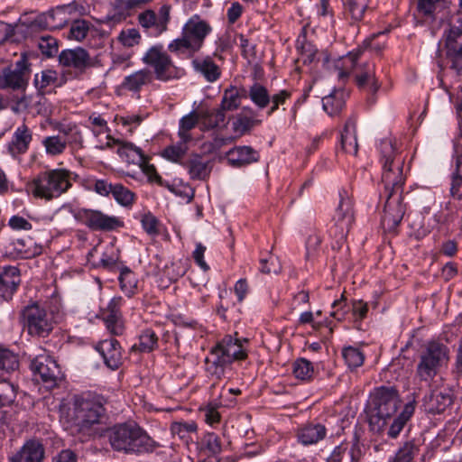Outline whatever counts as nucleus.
<instances>
[{
	"label": "nucleus",
	"mask_w": 462,
	"mask_h": 462,
	"mask_svg": "<svg viewBox=\"0 0 462 462\" xmlns=\"http://www.w3.org/2000/svg\"><path fill=\"white\" fill-rule=\"evenodd\" d=\"M379 149L383 163L382 183L383 184L381 197L385 199L382 225L385 230L393 231L401 223L406 210L402 203L404 158L398 152L396 142L390 137L381 141Z\"/></svg>",
	"instance_id": "nucleus-1"
},
{
	"label": "nucleus",
	"mask_w": 462,
	"mask_h": 462,
	"mask_svg": "<svg viewBox=\"0 0 462 462\" xmlns=\"http://www.w3.org/2000/svg\"><path fill=\"white\" fill-rule=\"evenodd\" d=\"M111 447L125 454L143 455L152 453L160 447L143 429L136 424L124 423L109 430Z\"/></svg>",
	"instance_id": "nucleus-2"
},
{
	"label": "nucleus",
	"mask_w": 462,
	"mask_h": 462,
	"mask_svg": "<svg viewBox=\"0 0 462 462\" xmlns=\"http://www.w3.org/2000/svg\"><path fill=\"white\" fill-rule=\"evenodd\" d=\"M401 400L393 387H378L370 395L369 425L372 430L380 432L393 420Z\"/></svg>",
	"instance_id": "nucleus-3"
},
{
	"label": "nucleus",
	"mask_w": 462,
	"mask_h": 462,
	"mask_svg": "<svg viewBox=\"0 0 462 462\" xmlns=\"http://www.w3.org/2000/svg\"><path fill=\"white\" fill-rule=\"evenodd\" d=\"M77 174L65 168L51 169L39 173L32 181V193L35 198L52 200L66 193Z\"/></svg>",
	"instance_id": "nucleus-4"
},
{
	"label": "nucleus",
	"mask_w": 462,
	"mask_h": 462,
	"mask_svg": "<svg viewBox=\"0 0 462 462\" xmlns=\"http://www.w3.org/2000/svg\"><path fill=\"white\" fill-rule=\"evenodd\" d=\"M211 30V26L206 21L199 15H193L184 24L181 36L169 43L168 50L176 55H193L201 49Z\"/></svg>",
	"instance_id": "nucleus-5"
},
{
	"label": "nucleus",
	"mask_w": 462,
	"mask_h": 462,
	"mask_svg": "<svg viewBox=\"0 0 462 462\" xmlns=\"http://www.w3.org/2000/svg\"><path fill=\"white\" fill-rule=\"evenodd\" d=\"M104 414L105 408L99 399L89 394L74 397L70 420L78 431L89 434L91 429L100 423Z\"/></svg>",
	"instance_id": "nucleus-6"
},
{
	"label": "nucleus",
	"mask_w": 462,
	"mask_h": 462,
	"mask_svg": "<svg viewBox=\"0 0 462 462\" xmlns=\"http://www.w3.org/2000/svg\"><path fill=\"white\" fill-rule=\"evenodd\" d=\"M359 55L360 51L350 52L343 58V69L339 70L338 78L344 79L353 70L357 87L371 94H375L380 88V84L375 78L374 64L371 62L357 64Z\"/></svg>",
	"instance_id": "nucleus-7"
},
{
	"label": "nucleus",
	"mask_w": 462,
	"mask_h": 462,
	"mask_svg": "<svg viewBox=\"0 0 462 462\" xmlns=\"http://www.w3.org/2000/svg\"><path fill=\"white\" fill-rule=\"evenodd\" d=\"M449 359L448 347L439 342H429L420 355L417 375L422 381L431 380L446 365Z\"/></svg>",
	"instance_id": "nucleus-8"
},
{
	"label": "nucleus",
	"mask_w": 462,
	"mask_h": 462,
	"mask_svg": "<svg viewBox=\"0 0 462 462\" xmlns=\"http://www.w3.org/2000/svg\"><path fill=\"white\" fill-rule=\"evenodd\" d=\"M24 329L32 337H46L54 328V318L38 302H32L25 306L20 314Z\"/></svg>",
	"instance_id": "nucleus-9"
},
{
	"label": "nucleus",
	"mask_w": 462,
	"mask_h": 462,
	"mask_svg": "<svg viewBox=\"0 0 462 462\" xmlns=\"http://www.w3.org/2000/svg\"><path fill=\"white\" fill-rule=\"evenodd\" d=\"M142 61L151 67L153 77L159 81L167 82L181 76V69L173 62L162 44L153 45L147 50Z\"/></svg>",
	"instance_id": "nucleus-10"
},
{
	"label": "nucleus",
	"mask_w": 462,
	"mask_h": 462,
	"mask_svg": "<svg viewBox=\"0 0 462 462\" xmlns=\"http://www.w3.org/2000/svg\"><path fill=\"white\" fill-rule=\"evenodd\" d=\"M30 76V63L23 53L14 65L0 69V89L24 92L29 85Z\"/></svg>",
	"instance_id": "nucleus-11"
},
{
	"label": "nucleus",
	"mask_w": 462,
	"mask_h": 462,
	"mask_svg": "<svg viewBox=\"0 0 462 462\" xmlns=\"http://www.w3.org/2000/svg\"><path fill=\"white\" fill-rule=\"evenodd\" d=\"M339 203L336 208L332 218L333 225L330 227V233L339 241L344 240L354 221V202L346 190L339 192Z\"/></svg>",
	"instance_id": "nucleus-12"
},
{
	"label": "nucleus",
	"mask_w": 462,
	"mask_h": 462,
	"mask_svg": "<svg viewBox=\"0 0 462 462\" xmlns=\"http://www.w3.org/2000/svg\"><path fill=\"white\" fill-rule=\"evenodd\" d=\"M74 217L94 231H112L123 224L116 217H110L99 210L81 208L74 212Z\"/></svg>",
	"instance_id": "nucleus-13"
},
{
	"label": "nucleus",
	"mask_w": 462,
	"mask_h": 462,
	"mask_svg": "<svg viewBox=\"0 0 462 462\" xmlns=\"http://www.w3.org/2000/svg\"><path fill=\"white\" fill-rule=\"evenodd\" d=\"M31 369L34 374H39L49 387L55 386L62 377L60 365L48 355H40L33 358L31 362Z\"/></svg>",
	"instance_id": "nucleus-14"
},
{
	"label": "nucleus",
	"mask_w": 462,
	"mask_h": 462,
	"mask_svg": "<svg viewBox=\"0 0 462 462\" xmlns=\"http://www.w3.org/2000/svg\"><path fill=\"white\" fill-rule=\"evenodd\" d=\"M453 401L452 389L448 386H439L424 396L422 406L427 413L440 414L451 406Z\"/></svg>",
	"instance_id": "nucleus-15"
},
{
	"label": "nucleus",
	"mask_w": 462,
	"mask_h": 462,
	"mask_svg": "<svg viewBox=\"0 0 462 462\" xmlns=\"http://www.w3.org/2000/svg\"><path fill=\"white\" fill-rule=\"evenodd\" d=\"M139 23L152 36H159L167 30L170 21V6L162 5L158 13L147 10L139 14Z\"/></svg>",
	"instance_id": "nucleus-16"
},
{
	"label": "nucleus",
	"mask_w": 462,
	"mask_h": 462,
	"mask_svg": "<svg viewBox=\"0 0 462 462\" xmlns=\"http://www.w3.org/2000/svg\"><path fill=\"white\" fill-rule=\"evenodd\" d=\"M59 63L62 67L72 69L79 73L85 72L87 69L94 65L89 53L81 47L63 50L59 54Z\"/></svg>",
	"instance_id": "nucleus-17"
},
{
	"label": "nucleus",
	"mask_w": 462,
	"mask_h": 462,
	"mask_svg": "<svg viewBox=\"0 0 462 462\" xmlns=\"http://www.w3.org/2000/svg\"><path fill=\"white\" fill-rule=\"evenodd\" d=\"M32 142V131L25 123H23L14 129L7 143V152L13 159L19 160L29 151Z\"/></svg>",
	"instance_id": "nucleus-18"
},
{
	"label": "nucleus",
	"mask_w": 462,
	"mask_h": 462,
	"mask_svg": "<svg viewBox=\"0 0 462 462\" xmlns=\"http://www.w3.org/2000/svg\"><path fill=\"white\" fill-rule=\"evenodd\" d=\"M45 448L42 442L37 439L27 440L23 447L10 457L11 462H42Z\"/></svg>",
	"instance_id": "nucleus-19"
},
{
	"label": "nucleus",
	"mask_w": 462,
	"mask_h": 462,
	"mask_svg": "<svg viewBox=\"0 0 462 462\" xmlns=\"http://www.w3.org/2000/svg\"><path fill=\"white\" fill-rule=\"evenodd\" d=\"M96 349L102 356L107 367L112 370L119 368L122 364V352L116 339H105L97 344Z\"/></svg>",
	"instance_id": "nucleus-20"
},
{
	"label": "nucleus",
	"mask_w": 462,
	"mask_h": 462,
	"mask_svg": "<svg viewBox=\"0 0 462 462\" xmlns=\"http://www.w3.org/2000/svg\"><path fill=\"white\" fill-rule=\"evenodd\" d=\"M41 252L42 248L30 237L14 239L6 246V254L14 258L29 259L39 255Z\"/></svg>",
	"instance_id": "nucleus-21"
},
{
	"label": "nucleus",
	"mask_w": 462,
	"mask_h": 462,
	"mask_svg": "<svg viewBox=\"0 0 462 462\" xmlns=\"http://www.w3.org/2000/svg\"><path fill=\"white\" fill-rule=\"evenodd\" d=\"M154 80L152 70L144 68L125 77L121 87L123 89L138 94L144 87L151 85Z\"/></svg>",
	"instance_id": "nucleus-22"
},
{
	"label": "nucleus",
	"mask_w": 462,
	"mask_h": 462,
	"mask_svg": "<svg viewBox=\"0 0 462 462\" xmlns=\"http://www.w3.org/2000/svg\"><path fill=\"white\" fill-rule=\"evenodd\" d=\"M181 165L187 169L190 179L199 180L208 178L212 169L210 162L197 153L190 154L187 160L181 162Z\"/></svg>",
	"instance_id": "nucleus-23"
},
{
	"label": "nucleus",
	"mask_w": 462,
	"mask_h": 462,
	"mask_svg": "<svg viewBox=\"0 0 462 462\" xmlns=\"http://www.w3.org/2000/svg\"><path fill=\"white\" fill-rule=\"evenodd\" d=\"M229 165L236 168L244 167L260 159L259 152L251 146H236L226 152Z\"/></svg>",
	"instance_id": "nucleus-24"
},
{
	"label": "nucleus",
	"mask_w": 462,
	"mask_h": 462,
	"mask_svg": "<svg viewBox=\"0 0 462 462\" xmlns=\"http://www.w3.org/2000/svg\"><path fill=\"white\" fill-rule=\"evenodd\" d=\"M121 298L113 299L105 313V323L108 331L115 336H120L125 331V325L119 310Z\"/></svg>",
	"instance_id": "nucleus-25"
},
{
	"label": "nucleus",
	"mask_w": 462,
	"mask_h": 462,
	"mask_svg": "<svg viewBox=\"0 0 462 462\" xmlns=\"http://www.w3.org/2000/svg\"><path fill=\"white\" fill-rule=\"evenodd\" d=\"M20 272L17 267L6 266L0 271V292L5 299H10L20 284Z\"/></svg>",
	"instance_id": "nucleus-26"
},
{
	"label": "nucleus",
	"mask_w": 462,
	"mask_h": 462,
	"mask_svg": "<svg viewBox=\"0 0 462 462\" xmlns=\"http://www.w3.org/2000/svg\"><path fill=\"white\" fill-rule=\"evenodd\" d=\"M416 12L419 17L425 21H434L436 15L449 7L448 0H416Z\"/></svg>",
	"instance_id": "nucleus-27"
},
{
	"label": "nucleus",
	"mask_w": 462,
	"mask_h": 462,
	"mask_svg": "<svg viewBox=\"0 0 462 462\" xmlns=\"http://www.w3.org/2000/svg\"><path fill=\"white\" fill-rule=\"evenodd\" d=\"M200 125L206 130L226 125V115L220 108L201 107L198 110Z\"/></svg>",
	"instance_id": "nucleus-28"
},
{
	"label": "nucleus",
	"mask_w": 462,
	"mask_h": 462,
	"mask_svg": "<svg viewBox=\"0 0 462 462\" xmlns=\"http://www.w3.org/2000/svg\"><path fill=\"white\" fill-rule=\"evenodd\" d=\"M327 430L322 424L310 423L298 430V441L304 446L313 445L326 437Z\"/></svg>",
	"instance_id": "nucleus-29"
},
{
	"label": "nucleus",
	"mask_w": 462,
	"mask_h": 462,
	"mask_svg": "<svg viewBox=\"0 0 462 462\" xmlns=\"http://www.w3.org/2000/svg\"><path fill=\"white\" fill-rule=\"evenodd\" d=\"M217 346L230 364L235 360H244L247 356L246 351L239 340L233 339L231 336L225 337Z\"/></svg>",
	"instance_id": "nucleus-30"
},
{
	"label": "nucleus",
	"mask_w": 462,
	"mask_h": 462,
	"mask_svg": "<svg viewBox=\"0 0 462 462\" xmlns=\"http://www.w3.org/2000/svg\"><path fill=\"white\" fill-rule=\"evenodd\" d=\"M341 149L343 152L356 155L358 143L356 140V120L349 118L346 120L340 138Z\"/></svg>",
	"instance_id": "nucleus-31"
},
{
	"label": "nucleus",
	"mask_w": 462,
	"mask_h": 462,
	"mask_svg": "<svg viewBox=\"0 0 462 462\" xmlns=\"http://www.w3.org/2000/svg\"><path fill=\"white\" fill-rule=\"evenodd\" d=\"M194 69L200 73L207 81L215 82L221 75L220 68L213 61L210 57L204 59H195L192 61Z\"/></svg>",
	"instance_id": "nucleus-32"
},
{
	"label": "nucleus",
	"mask_w": 462,
	"mask_h": 462,
	"mask_svg": "<svg viewBox=\"0 0 462 462\" xmlns=\"http://www.w3.org/2000/svg\"><path fill=\"white\" fill-rule=\"evenodd\" d=\"M245 88H238L236 86H229L222 95L220 108L226 111L236 110L241 105V98L245 95Z\"/></svg>",
	"instance_id": "nucleus-33"
},
{
	"label": "nucleus",
	"mask_w": 462,
	"mask_h": 462,
	"mask_svg": "<svg viewBox=\"0 0 462 462\" xmlns=\"http://www.w3.org/2000/svg\"><path fill=\"white\" fill-rule=\"evenodd\" d=\"M346 93L343 89H336L329 95L322 98V106L324 110L329 116L337 115L345 106Z\"/></svg>",
	"instance_id": "nucleus-34"
},
{
	"label": "nucleus",
	"mask_w": 462,
	"mask_h": 462,
	"mask_svg": "<svg viewBox=\"0 0 462 462\" xmlns=\"http://www.w3.org/2000/svg\"><path fill=\"white\" fill-rule=\"evenodd\" d=\"M119 272L120 289L128 298H132L137 292L138 280L134 273L126 266L120 267Z\"/></svg>",
	"instance_id": "nucleus-35"
},
{
	"label": "nucleus",
	"mask_w": 462,
	"mask_h": 462,
	"mask_svg": "<svg viewBox=\"0 0 462 462\" xmlns=\"http://www.w3.org/2000/svg\"><path fill=\"white\" fill-rule=\"evenodd\" d=\"M33 84L41 95L44 94V90L48 87H57L60 85L57 71L52 69H45L40 73H36L34 75Z\"/></svg>",
	"instance_id": "nucleus-36"
},
{
	"label": "nucleus",
	"mask_w": 462,
	"mask_h": 462,
	"mask_svg": "<svg viewBox=\"0 0 462 462\" xmlns=\"http://www.w3.org/2000/svg\"><path fill=\"white\" fill-rule=\"evenodd\" d=\"M369 0H346L344 4V14L354 22L361 21L369 7Z\"/></svg>",
	"instance_id": "nucleus-37"
},
{
	"label": "nucleus",
	"mask_w": 462,
	"mask_h": 462,
	"mask_svg": "<svg viewBox=\"0 0 462 462\" xmlns=\"http://www.w3.org/2000/svg\"><path fill=\"white\" fill-rule=\"evenodd\" d=\"M198 424L194 420L174 421L171 425V432L173 436H178L180 439L186 441L192 440L191 435L197 433Z\"/></svg>",
	"instance_id": "nucleus-38"
},
{
	"label": "nucleus",
	"mask_w": 462,
	"mask_h": 462,
	"mask_svg": "<svg viewBox=\"0 0 462 462\" xmlns=\"http://www.w3.org/2000/svg\"><path fill=\"white\" fill-rule=\"evenodd\" d=\"M158 347V337L151 328H146L139 335V343L132 346V350L138 349L140 352L150 353Z\"/></svg>",
	"instance_id": "nucleus-39"
},
{
	"label": "nucleus",
	"mask_w": 462,
	"mask_h": 462,
	"mask_svg": "<svg viewBox=\"0 0 462 462\" xmlns=\"http://www.w3.org/2000/svg\"><path fill=\"white\" fill-rule=\"evenodd\" d=\"M200 124L198 111H192L180 120L179 137L184 142H189L192 139L190 130L198 124Z\"/></svg>",
	"instance_id": "nucleus-40"
},
{
	"label": "nucleus",
	"mask_w": 462,
	"mask_h": 462,
	"mask_svg": "<svg viewBox=\"0 0 462 462\" xmlns=\"http://www.w3.org/2000/svg\"><path fill=\"white\" fill-rule=\"evenodd\" d=\"M42 143L48 155L58 156L62 154L66 150L68 140L60 135H51L44 137Z\"/></svg>",
	"instance_id": "nucleus-41"
},
{
	"label": "nucleus",
	"mask_w": 462,
	"mask_h": 462,
	"mask_svg": "<svg viewBox=\"0 0 462 462\" xmlns=\"http://www.w3.org/2000/svg\"><path fill=\"white\" fill-rule=\"evenodd\" d=\"M261 123L262 121L260 119L254 116H247L246 115L239 114L232 122V130L237 135H243L254 126L259 125Z\"/></svg>",
	"instance_id": "nucleus-42"
},
{
	"label": "nucleus",
	"mask_w": 462,
	"mask_h": 462,
	"mask_svg": "<svg viewBox=\"0 0 462 462\" xmlns=\"http://www.w3.org/2000/svg\"><path fill=\"white\" fill-rule=\"evenodd\" d=\"M117 153L128 162L137 163L139 165L144 162L145 156L142 150L131 143H123L118 148Z\"/></svg>",
	"instance_id": "nucleus-43"
},
{
	"label": "nucleus",
	"mask_w": 462,
	"mask_h": 462,
	"mask_svg": "<svg viewBox=\"0 0 462 462\" xmlns=\"http://www.w3.org/2000/svg\"><path fill=\"white\" fill-rule=\"evenodd\" d=\"M248 95L252 102L260 109L265 108L271 101L267 88L259 83H254L250 87Z\"/></svg>",
	"instance_id": "nucleus-44"
},
{
	"label": "nucleus",
	"mask_w": 462,
	"mask_h": 462,
	"mask_svg": "<svg viewBox=\"0 0 462 462\" xmlns=\"http://www.w3.org/2000/svg\"><path fill=\"white\" fill-rule=\"evenodd\" d=\"M420 451V445L415 439L405 441L393 457L398 462H412Z\"/></svg>",
	"instance_id": "nucleus-45"
},
{
	"label": "nucleus",
	"mask_w": 462,
	"mask_h": 462,
	"mask_svg": "<svg viewBox=\"0 0 462 462\" xmlns=\"http://www.w3.org/2000/svg\"><path fill=\"white\" fill-rule=\"evenodd\" d=\"M292 373L297 379L310 381L314 375V367L310 361L299 358L292 365Z\"/></svg>",
	"instance_id": "nucleus-46"
},
{
	"label": "nucleus",
	"mask_w": 462,
	"mask_h": 462,
	"mask_svg": "<svg viewBox=\"0 0 462 462\" xmlns=\"http://www.w3.org/2000/svg\"><path fill=\"white\" fill-rule=\"evenodd\" d=\"M342 356L346 365L350 369H356L361 366L365 361L364 352L361 349L355 346L344 347L342 351Z\"/></svg>",
	"instance_id": "nucleus-47"
},
{
	"label": "nucleus",
	"mask_w": 462,
	"mask_h": 462,
	"mask_svg": "<svg viewBox=\"0 0 462 462\" xmlns=\"http://www.w3.org/2000/svg\"><path fill=\"white\" fill-rule=\"evenodd\" d=\"M188 143L180 139L176 144L165 148L162 152V156L171 162L181 164L184 162L182 159L188 151Z\"/></svg>",
	"instance_id": "nucleus-48"
},
{
	"label": "nucleus",
	"mask_w": 462,
	"mask_h": 462,
	"mask_svg": "<svg viewBox=\"0 0 462 462\" xmlns=\"http://www.w3.org/2000/svg\"><path fill=\"white\" fill-rule=\"evenodd\" d=\"M69 20L70 17H66V14L58 6L44 14L46 26L51 29H60L64 27Z\"/></svg>",
	"instance_id": "nucleus-49"
},
{
	"label": "nucleus",
	"mask_w": 462,
	"mask_h": 462,
	"mask_svg": "<svg viewBox=\"0 0 462 462\" xmlns=\"http://www.w3.org/2000/svg\"><path fill=\"white\" fill-rule=\"evenodd\" d=\"M117 203L124 207H129L134 203L135 195L122 184L116 183L111 193Z\"/></svg>",
	"instance_id": "nucleus-50"
},
{
	"label": "nucleus",
	"mask_w": 462,
	"mask_h": 462,
	"mask_svg": "<svg viewBox=\"0 0 462 462\" xmlns=\"http://www.w3.org/2000/svg\"><path fill=\"white\" fill-rule=\"evenodd\" d=\"M204 448L213 456L218 455L222 451V442L218 435L214 432H208L204 435L202 440Z\"/></svg>",
	"instance_id": "nucleus-51"
},
{
	"label": "nucleus",
	"mask_w": 462,
	"mask_h": 462,
	"mask_svg": "<svg viewBox=\"0 0 462 462\" xmlns=\"http://www.w3.org/2000/svg\"><path fill=\"white\" fill-rule=\"evenodd\" d=\"M18 366L17 356L11 351L0 347V370L9 373L17 369Z\"/></svg>",
	"instance_id": "nucleus-52"
},
{
	"label": "nucleus",
	"mask_w": 462,
	"mask_h": 462,
	"mask_svg": "<svg viewBox=\"0 0 462 462\" xmlns=\"http://www.w3.org/2000/svg\"><path fill=\"white\" fill-rule=\"evenodd\" d=\"M367 302L364 301L363 300H353L351 301V314L353 318V322L356 325H359L361 321L367 317Z\"/></svg>",
	"instance_id": "nucleus-53"
},
{
	"label": "nucleus",
	"mask_w": 462,
	"mask_h": 462,
	"mask_svg": "<svg viewBox=\"0 0 462 462\" xmlns=\"http://www.w3.org/2000/svg\"><path fill=\"white\" fill-rule=\"evenodd\" d=\"M88 122L95 135L109 132L106 120L100 115L93 113L88 116Z\"/></svg>",
	"instance_id": "nucleus-54"
},
{
	"label": "nucleus",
	"mask_w": 462,
	"mask_h": 462,
	"mask_svg": "<svg viewBox=\"0 0 462 462\" xmlns=\"http://www.w3.org/2000/svg\"><path fill=\"white\" fill-rule=\"evenodd\" d=\"M15 388L14 384L6 379L0 381V403L1 405H7L14 402L15 399Z\"/></svg>",
	"instance_id": "nucleus-55"
},
{
	"label": "nucleus",
	"mask_w": 462,
	"mask_h": 462,
	"mask_svg": "<svg viewBox=\"0 0 462 462\" xmlns=\"http://www.w3.org/2000/svg\"><path fill=\"white\" fill-rule=\"evenodd\" d=\"M89 27L88 23L84 20H77L74 21L70 26L69 35L70 39H74L76 41H82L86 38L88 32Z\"/></svg>",
	"instance_id": "nucleus-56"
},
{
	"label": "nucleus",
	"mask_w": 462,
	"mask_h": 462,
	"mask_svg": "<svg viewBox=\"0 0 462 462\" xmlns=\"http://www.w3.org/2000/svg\"><path fill=\"white\" fill-rule=\"evenodd\" d=\"M39 48L43 55L52 57L58 53V41L51 36L42 37L39 42Z\"/></svg>",
	"instance_id": "nucleus-57"
},
{
	"label": "nucleus",
	"mask_w": 462,
	"mask_h": 462,
	"mask_svg": "<svg viewBox=\"0 0 462 462\" xmlns=\"http://www.w3.org/2000/svg\"><path fill=\"white\" fill-rule=\"evenodd\" d=\"M447 49V56L451 61V68L457 72L462 71V45L458 48L454 45Z\"/></svg>",
	"instance_id": "nucleus-58"
},
{
	"label": "nucleus",
	"mask_w": 462,
	"mask_h": 462,
	"mask_svg": "<svg viewBox=\"0 0 462 462\" xmlns=\"http://www.w3.org/2000/svg\"><path fill=\"white\" fill-rule=\"evenodd\" d=\"M142 226L145 232L150 236H156L159 234L158 219L151 213L144 214L141 219Z\"/></svg>",
	"instance_id": "nucleus-59"
},
{
	"label": "nucleus",
	"mask_w": 462,
	"mask_h": 462,
	"mask_svg": "<svg viewBox=\"0 0 462 462\" xmlns=\"http://www.w3.org/2000/svg\"><path fill=\"white\" fill-rule=\"evenodd\" d=\"M318 49L310 42H305L300 46V60L304 64H310L316 60Z\"/></svg>",
	"instance_id": "nucleus-60"
},
{
	"label": "nucleus",
	"mask_w": 462,
	"mask_h": 462,
	"mask_svg": "<svg viewBox=\"0 0 462 462\" xmlns=\"http://www.w3.org/2000/svg\"><path fill=\"white\" fill-rule=\"evenodd\" d=\"M113 187L114 185L105 180H94L89 182L88 189L95 190L101 196H108L112 193Z\"/></svg>",
	"instance_id": "nucleus-61"
},
{
	"label": "nucleus",
	"mask_w": 462,
	"mask_h": 462,
	"mask_svg": "<svg viewBox=\"0 0 462 462\" xmlns=\"http://www.w3.org/2000/svg\"><path fill=\"white\" fill-rule=\"evenodd\" d=\"M408 419L409 416H407L403 412L398 415L396 418H394L389 428L388 436L392 439H395L399 435L401 430L403 429Z\"/></svg>",
	"instance_id": "nucleus-62"
},
{
	"label": "nucleus",
	"mask_w": 462,
	"mask_h": 462,
	"mask_svg": "<svg viewBox=\"0 0 462 462\" xmlns=\"http://www.w3.org/2000/svg\"><path fill=\"white\" fill-rule=\"evenodd\" d=\"M291 96V93L289 90L282 89L279 91L278 93L273 95L271 97L272 106L270 107L268 111V115H272L274 113L281 105H283L286 100H288Z\"/></svg>",
	"instance_id": "nucleus-63"
},
{
	"label": "nucleus",
	"mask_w": 462,
	"mask_h": 462,
	"mask_svg": "<svg viewBox=\"0 0 462 462\" xmlns=\"http://www.w3.org/2000/svg\"><path fill=\"white\" fill-rule=\"evenodd\" d=\"M462 35V24L450 25L449 29L445 32L446 36V47L454 46L457 40Z\"/></svg>",
	"instance_id": "nucleus-64"
}]
</instances>
